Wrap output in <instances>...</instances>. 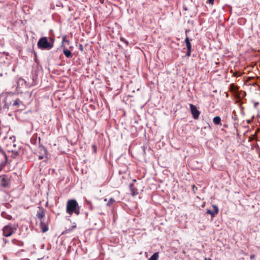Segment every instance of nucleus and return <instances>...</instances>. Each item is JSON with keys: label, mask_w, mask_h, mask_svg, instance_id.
Returning a JSON list of instances; mask_svg holds the SVG:
<instances>
[{"label": "nucleus", "mask_w": 260, "mask_h": 260, "mask_svg": "<svg viewBox=\"0 0 260 260\" xmlns=\"http://www.w3.org/2000/svg\"><path fill=\"white\" fill-rule=\"evenodd\" d=\"M67 213L72 215L73 214L79 215L80 213V207L78 202L74 199L69 200L66 205Z\"/></svg>", "instance_id": "obj_1"}, {"label": "nucleus", "mask_w": 260, "mask_h": 260, "mask_svg": "<svg viewBox=\"0 0 260 260\" xmlns=\"http://www.w3.org/2000/svg\"><path fill=\"white\" fill-rule=\"evenodd\" d=\"M15 143V137L14 136H5L2 141V146H0V149L5 148L8 151L14 152L15 151V148L16 146Z\"/></svg>", "instance_id": "obj_2"}, {"label": "nucleus", "mask_w": 260, "mask_h": 260, "mask_svg": "<svg viewBox=\"0 0 260 260\" xmlns=\"http://www.w3.org/2000/svg\"><path fill=\"white\" fill-rule=\"evenodd\" d=\"M37 45L38 48L41 49L49 50L53 47V42H48L47 38L44 37L39 39Z\"/></svg>", "instance_id": "obj_3"}, {"label": "nucleus", "mask_w": 260, "mask_h": 260, "mask_svg": "<svg viewBox=\"0 0 260 260\" xmlns=\"http://www.w3.org/2000/svg\"><path fill=\"white\" fill-rule=\"evenodd\" d=\"M3 235L5 237H10L14 232V229L11 225H7L3 229Z\"/></svg>", "instance_id": "obj_4"}, {"label": "nucleus", "mask_w": 260, "mask_h": 260, "mask_svg": "<svg viewBox=\"0 0 260 260\" xmlns=\"http://www.w3.org/2000/svg\"><path fill=\"white\" fill-rule=\"evenodd\" d=\"M191 113L195 119H198L200 114V112L197 109V107L192 104H189Z\"/></svg>", "instance_id": "obj_5"}, {"label": "nucleus", "mask_w": 260, "mask_h": 260, "mask_svg": "<svg viewBox=\"0 0 260 260\" xmlns=\"http://www.w3.org/2000/svg\"><path fill=\"white\" fill-rule=\"evenodd\" d=\"M10 180L6 176H0V185L4 187H8L10 186Z\"/></svg>", "instance_id": "obj_6"}, {"label": "nucleus", "mask_w": 260, "mask_h": 260, "mask_svg": "<svg viewBox=\"0 0 260 260\" xmlns=\"http://www.w3.org/2000/svg\"><path fill=\"white\" fill-rule=\"evenodd\" d=\"M212 207L213 209V211H211L209 209H208L207 210L206 214H210L211 215L212 217H214L216 215H217L218 213L219 209L217 206L215 205H213Z\"/></svg>", "instance_id": "obj_7"}, {"label": "nucleus", "mask_w": 260, "mask_h": 260, "mask_svg": "<svg viewBox=\"0 0 260 260\" xmlns=\"http://www.w3.org/2000/svg\"><path fill=\"white\" fill-rule=\"evenodd\" d=\"M185 42L187 48L186 56H190L191 52V45L188 37H186Z\"/></svg>", "instance_id": "obj_8"}, {"label": "nucleus", "mask_w": 260, "mask_h": 260, "mask_svg": "<svg viewBox=\"0 0 260 260\" xmlns=\"http://www.w3.org/2000/svg\"><path fill=\"white\" fill-rule=\"evenodd\" d=\"M39 211L37 212V217L41 220L43 219L45 215V210L43 209L42 207H39Z\"/></svg>", "instance_id": "obj_9"}, {"label": "nucleus", "mask_w": 260, "mask_h": 260, "mask_svg": "<svg viewBox=\"0 0 260 260\" xmlns=\"http://www.w3.org/2000/svg\"><path fill=\"white\" fill-rule=\"evenodd\" d=\"M130 189L131 191V194L132 196H135L137 194H138V189L136 187H134V184L132 183L130 184L129 186Z\"/></svg>", "instance_id": "obj_10"}, {"label": "nucleus", "mask_w": 260, "mask_h": 260, "mask_svg": "<svg viewBox=\"0 0 260 260\" xmlns=\"http://www.w3.org/2000/svg\"><path fill=\"white\" fill-rule=\"evenodd\" d=\"M40 227L43 233H45L48 230V225L43 220H41L40 222Z\"/></svg>", "instance_id": "obj_11"}, {"label": "nucleus", "mask_w": 260, "mask_h": 260, "mask_svg": "<svg viewBox=\"0 0 260 260\" xmlns=\"http://www.w3.org/2000/svg\"><path fill=\"white\" fill-rule=\"evenodd\" d=\"M63 53L67 58H72L73 57V54L71 51L67 48H64Z\"/></svg>", "instance_id": "obj_12"}, {"label": "nucleus", "mask_w": 260, "mask_h": 260, "mask_svg": "<svg viewBox=\"0 0 260 260\" xmlns=\"http://www.w3.org/2000/svg\"><path fill=\"white\" fill-rule=\"evenodd\" d=\"M1 215L3 218H6L8 220H12L13 219L12 216L11 215L8 214L5 212H3L1 213Z\"/></svg>", "instance_id": "obj_13"}, {"label": "nucleus", "mask_w": 260, "mask_h": 260, "mask_svg": "<svg viewBox=\"0 0 260 260\" xmlns=\"http://www.w3.org/2000/svg\"><path fill=\"white\" fill-rule=\"evenodd\" d=\"M2 132H3L2 134H7L10 130V128L9 126H3L1 127Z\"/></svg>", "instance_id": "obj_14"}, {"label": "nucleus", "mask_w": 260, "mask_h": 260, "mask_svg": "<svg viewBox=\"0 0 260 260\" xmlns=\"http://www.w3.org/2000/svg\"><path fill=\"white\" fill-rule=\"evenodd\" d=\"M213 122L217 125L221 124V119L219 116H216L213 118Z\"/></svg>", "instance_id": "obj_15"}, {"label": "nucleus", "mask_w": 260, "mask_h": 260, "mask_svg": "<svg viewBox=\"0 0 260 260\" xmlns=\"http://www.w3.org/2000/svg\"><path fill=\"white\" fill-rule=\"evenodd\" d=\"M159 258L158 252H155L149 259L148 260H158Z\"/></svg>", "instance_id": "obj_16"}, {"label": "nucleus", "mask_w": 260, "mask_h": 260, "mask_svg": "<svg viewBox=\"0 0 260 260\" xmlns=\"http://www.w3.org/2000/svg\"><path fill=\"white\" fill-rule=\"evenodd\" d=\"M115 202V201L113 198H110L107 203V206L111 207L113 205L114 203Z\"/></svg>", "instance_id": "obj_17"}, {"label": "nucleus", "mask_w": 260, "mask_h": 260, "mask_svg": "<svg viewBox=\"0 0 260 260\" xmlns=\"http://www.w3.org/2000/svg\"><path fill=\"white\" fill-rule=\"evenodd\" d=\"M21 103H22V102L19 99H17L14 102L13 106H18L20 105V104H21Z\"/></svg>", "instance_id": "obj_18"}, {"label": "nucleus", "mask_w": 260, "mask_h": 260, "mask_svg": "<svg viewBox=\"0 0 260 260\" xmlns=\"http://www.w3.org/2000/svg\"><path fill=\"white\" fill-rule=\"evenodd\" d=\"M64 42H67L68 43H70V41L67 40V37L66 36H63V38H62V44Z\"/></svg>", "instance_id": "obj_19"}, {"label": "nucleus", "mask_w": 260, "mask_h": 260, "mask_svg": "<svg viewBox=\"0 0 260 260\" xmlns=\"http://www.w3.org/2000/svg\"><path fill=\"white\" fill-rule=\"evenodd\" d=\"M207 2L209 4L213 5L214 2V0H207Z\"/></svg>", "instance_id": "obj_20"}, {"label": "nucleus", "mask_w": 260, "mask_h": 260, "mask_svg": "<svg viewBox=\"0 0 260 260\" xmlns=\"http://www.w3.org/2000/svg\"><path fill=\"white\" fill-rule=\"evenodd\" d=\"M92 147H93V149L94 152L95 153L96 152V146L95 145H93Z\"/></svg>", "instance_id": "obj_21"}, {"label": "nucleus", "mask_w": 260, "mask_h": 260, "mask_svg": "<svg viewBox=\"0 0 260 260\" xmlns=\"http://www.w3.org/2000/svg\"><path fill=\"white\" fill-rule=\"evenodd\" d=\"M79 48H80V49L81 51H83V46H82V45H80Z\"/></svg>", "instance_id": "obj_22"}, {"label": "nucleus", "mask_w": 260, "mask_h": 260, "mask_svg": "<svg viewBox=\"0 0 260 260\" xmlns=\"http://www.w3.org/2000/svg\"><path fill=\"white\" fill-rule=\"evenodd\" d=\"M258 105V102L255 103L254 105V107L256 108Z\"/></svg>", "instance_id": "obj_23"}, {"label": "nucleus", "mask_w": 260, "mask_h": 260, "mask_svg": "<svg viewBox=\"0 0 260 260\" xmlns=\"http://www.w3.org/2000/svg\"><path fill=\"white\" fill-rule=\"evenodd\" d=\"M254 257H255V255H254V254H252V255H250V258H251V259H253V258H254Z\"/></svg>", "instance_id": "obj_24"}, {"label": "nucleus", "mask_w": 260, "mask_h": 260, "mask_svg": "<svg viewBox=\"0 0 260 260\" xmlns=\"http://www.w3.org/2000/svg\"><path fill=\"white\" fill-rule=\"evenodd\" d=\"M234 77H237L238 76V73L237 72H235L233 74Z\"/></svg>", "instance_id": "obj_25"}, {"label": "nucleus", "mask_w": 260, "mask_h": 260, "mask_svg": "<svg viewBox=\"0 0 260 260\" xmlns=\"http://www.w3.org/2000/svg\"><path fill=\"white\" fill-rule=\"evenodd\" d=\"M3 166L0 165V172L3 170Z\"/></svg>", "instance_id": "obj_26"}, {"label": "nucleus", "mask_w": 260, "mask_h": 260, "mask_svg": "<svg viewBox=\"0 0 260 260\" xmlns=\"http://www.w3.org/2000/svg\"><path fill=\"white\" fill-rule=\"evenodd\" d=\"M205 260H212V259L210 258H205Z\"/></svg>", "instance_id": "obj_27"}, {"label": "nucleus", "mask_w": 260, "mask_h": 260, "mask_svg": "<svg viewBox=\"0 0 260 260\" xmlns=\"http://www.w3.org/2000/svg\"><path fill=\"white\" fill-rule=\"evenodd\" d=\"M43 158V157L42 156H39V159H42Z\"/></svg>", "instance_id": "obj_28"}, {"label": "nucleus", "mask_w": 260, "mask_h": 260, "mask_svg": "<svg viewBox=\"0 0 260 260\" xmlns=\"http://www.w3.org/2000/svg\"><path fill=\"white\" fill-rule=\"evenodd\" d=\"M231 87H235V86H234V85L233 84H231Z\"/></svg>", "instance_id": "obj_29"}, {"label": "nucleus", "mask_w": 260, "mask_h": 260, "mask_svg": "<svg viewBox=\"0 0 260 260\" xmlns=\"http://www.w3.org/2000/svg\"><path fill=\"white\" fill-rule=\"evenodd\" d=\"M133 182H136V179L133 180Z\"/></svg>", "instance_id": "obj_30"}, {"label": "nucleus", "mask_w": 260, "mask_h": 260, "mask_svg": "<svg viewBox=\"0 0 260 260\" xmlns=\"http://www.w3.org/2000/svg\"><path fill=\"white\" fill-rule=\"evenodd\" d=\"M107 199H104V201H107Z\"/></svg>", "instance_id": "obj_31"}]
</instances>
